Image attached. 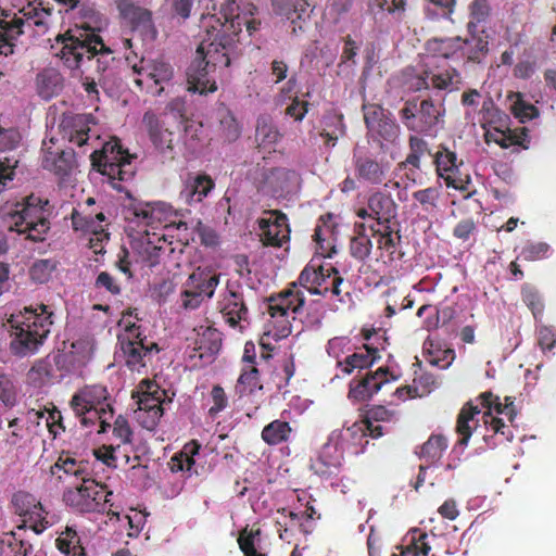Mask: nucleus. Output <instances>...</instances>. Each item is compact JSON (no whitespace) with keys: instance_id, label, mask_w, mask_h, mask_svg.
Segmentation results:
<instances>
[{"instance_id":"1","label":"nucleus","mask_w":556,"mask_h":556,"mask_svg":"<svg viewBox=\"0 0 556 556\" xmlns=\"http://www.w3.org/2000/svg\"><path fill=\"white\" fill-rule=\"evenodd\" d=\"M344 283L345 281L334 266L311 261L300 271L299 279L291 282L288 289L269 296L267 299V314L271 317V324H269L271 327L267 328L261 339V361H269L270 351H273L265 342L266 338L279 341L290 336L289 314H300L305 305V295L299 287L309 292V294L327 296L328 293H331L339 299L340 303H343V295L349 294L342 288Z\"/></svg>"},{"instance_id":"2","label":"nucleus","mask_w":556,"mask_h":556,"mask_svg":"<svg viewBox=\"0 0 556 556\" xmlns=\"http://www.w3.org/2000/svg\"><path fill=\"white\" fill-rule=\"evenodd\" d=\"M142 126L154 150L165 160L173 161L177 155L193 153L200 148L201 125L197 123L146 111Z\"/></svg>"},{"instance_id":"3","label":"nucleus","mask_w":556,"mask_h":556,"mask_svg":"<svg viewBox=\"0 0 556 556\" xmlns=\"http://www.w3.org/2000/svg\"><path fill=\"white\" fill-rule=\"evenodd\" d=\"M485 8L486 0H473L469 5V38L466 40L459 37L432 38L426 42V58L422 63H440V61L452 60L459 56L464 45L471 48L468 59L471 62H481L485 55Z\"/></svg>"},{"instance_id":"4","label":"nucleus","mask_w":556,"mask_h":556,"mask_svg":"<svg viewBox=\"0 0 556 556\" xmlns=\"http://www.w3.org/2000/svg\"><path fill=\"white\" fill-rule=\"evenodd\" d=\"M122 216L129 224L144 228L140 232V255L149 267L156 266L160 263V255L165 250V237L159 232H151L163 226L166 222L165 206L160 203H149L132 198L127 193V199L122 204ZM148 228V229H146Z\"/></svg>"},{"instance_id":"5","label":"nucleus","mask_w":556,"mask_h":556,"mask_svg":"<svg viewBox=\"0 0 556 556\" xmlns=\"http://www.w3.org/2000/svg\"><path fill=\"white\" fill-rule=\"evenodd\" d=\"M62 42L59 58L70 70H79L87 63L94 64L97 73L105 72L114 60L112 50L94 31L70 30L60 36Z\"/></svg>"},{"instance_id":"6","label":"nucleus","mask_w":556,"mask_h":556,"mask_svg":"<svg viewBox=\"0 0 556 556\" xmlns=\"http://www.w3.org/2000/svg\"><path fill=\"white\" fill-rule=\"evenodd\" d=\"M40 312L33 308H24L18 315H11L9 328H11V352L14 356L24 357L36 353L50 333L52 326V313L47 306H38Z\"/></svg>"},{"instance_id":"7","label":"nucleus","mask_w":556,"mask_h":556,"mask_svg":"<svg viewBox=\"0 0 556 556\" xmlns=\"http://www.w3.org/2000/svg\"><path fill=\"white\" fill-rule=\"evenodd\" d=\"M230 38L222 37L220 43L200 42L191 65L187 67V90L206 96L216 91V80L212 77L217 68L230 65Z\"/></svg>"},{"instance_id":"8","label":"nucleus","mask_w":556,"mask_h":556,"mask_svg":"<svg viewBox=\"0 0 556 556\" xmlns=\"http://www.w3.org/2000/svg\"><path fill=\"white\" fill-rule=\"evenodd\" d=\"M50 9L41 7V0L27 3L17 14L0 17V55L14 53L15 42L28 31L40 34L47 28Z\"/></svg>"},{"instance_id":"9","label":"nucleus","mask_w":556,"mask_h":556,"mask_svg":"<svg viewBox=\"0 0 556 556\" xmlns=\"http://www.w3.org/2000/svg\"><path fill=\"white\" fill-rule=\"evenodd\" d=\"M48 200L29 194L23 201L16 203L12 212L8 213L5 224L9 231L25 236L31 242H42L49 232L50 223L47 213Z\"/></svg>"},{"instance_id":"10","label":"nucleus","mask_w":556,"mask_h":556,"mask_svg":"<svg viewBox=\"0 0 556 556\" xmlns=\"http://www.w3.org/2000/svg\"><path fill=\"white\" fill-rule=\"evenodd\" d=\"M132 160L134 156L121 146L117 138L109 139L101 150L91 153L92 168L108 177L109 184L118 191H121L119 184L131 180L136 173Z\"/></svg>"},{"instance_id":"11","label":"nucleus","mask_w":556,"mask_h":556,"mask_svg":"<svg viewBox=\"0 0 556 556\" xmlns=\"http://www.w3.org/2000/svg\"><path fill=\"white\" fill-rule=\"evenodd\" d=\"M109 392L102 384L86 386L76 391L71 397V409L80 418L81 426L88 427L100 424L98 433H104L110 428L112 406L109 402Z\"/></svg>"},{"instance_id":"12","label":"nucleus","mask_w":556,"mask_h":556,"mask_svg":"<svg viewBox=\"0 0 556 556\" xmlns=\"http://www.w3.org/2000/svg\"><path fill=\"white\" fill-rule=\"evenodd\" d=\"M112 492L104 484L96 480H86L84 483L67 484L62 495L65 506L80 514H108L117 517L112 510L110 498Z\"/></svg>"},{"instance_id":"13","label":"nucleus","mask_w":556,"mask_h":556,"mask_svg":"<svg viewBox=\"0 0 556 556\" xmlns=\"http://www.w3.org/2000/svg\"><path fill=\"white\" fill-rule=\"evenodd\" d=\"M236 9H238V5L235 1H227L226 5L222 7V16L216 14L202 15V28L205 29V37L200 42L219 45L222 38L227 36L231 38V46H233L236 36H238L242 25L245 26L250 36L257 31L260 21L233 14Z\"/></svg>"},{"instance_id":"14","label":"nucleus","mask_w":556,"mask_h":556,"mask_svg":"<svg viewBox=\"0 0 556 556\" xmlns=\"http://www.w3.org/2000/svg\"><path fill=\"white\" fill-rule=\"evenodd\" d=\"M118 344L124 363L132 372H141L160 353L157 343L142 336L136 324H127L124 332L118 334Z\"/></svg>"},{"instance_id":"15","label":"nucleus","mask_w":556,"mask_h":556,"mask_svg":"<svg viewBox=\"0 0 556 556\" xmlns=\"http://www.w3.org/2000/svg\"><path fill=\"white\" fill-rule=\"evenodd\" d=\"M407 89L412 92L422 90H444L451 92L462 86V75L450 65L426 62L417 74L412 75L406 81Z\"/></svg>"},{"instance_id":"16","label":"nucleus","mask_w":556,"mask_h":556,"mask_svg":"<svg viewBox=\"0 0 556 556\" xmlns=\"http://www.w3.org/2000/svg\"><path fill=\"white\" fill-rule=\"evenodd\" d=\"M216 309L227 326L232 329H243V325L249 324V305H247L243 286L238 281L227 282Z\"/></svg>"},{"instance_id":"17","label":"nucleus","mask_w":556,"mask_h":556,"mask_svg":"<svg viewBox=\"0 0 556 556\" xmlns=\"http://www.w3.org/2000/svg\"><path fill=\"white\" fill-rule=\"evenodd\" d=\"M399 114H401L402 124L407 129L416 132H427L438 124L441 108L435 105L430 98L420 101L412 99L404 103V108L401 109Z\"/></svg>"},{"instance_id":"18","label":"nucleus","mask_w":556,"mask_h":556,"mask_svg":"<svg viewBox=\"0 0 556 556\" xmlns=\"http://www.w3.org/2000/svg\"><path fill=\"white\" fill-rule=\"evenodd\" d=\"M399 378L400 376L390 371L387 366H380L375 371L367 370L366 374L351 379L348 399L354 403L368 402L387 383L396 381Z\"/></svg>"},{"instance_id":"19","label":"nucleus","mask_w":556,"mask_h":556,"mask_svg":"<svg viewBox=\"0 0 556 556\" xmlns=\"http://www.w3.org/2000/svg\"><path fill=\"white\" fill-rule=\"evenodd\" d=\"M433 157L437 175L444 180L445 187L467 192L466 199L475 193L469 189V175L462 172V161H457L455 152L442 147L434 152Z\"/></svg>"},{"instance_id":"20","label":"nucleus","mask_w":556,"mask_h":556,"mask_svg":"<svg viewBox=\"0 0 556 556\" xmlns=\"http://www.w3.org/2000/svg\"><path fill=\"white\" fill-rule=\"evenodd\" d=\"M132 72L137 74L132 83L137 85L138 89L146 90L154 97H159L163 92L162 85L170 83L174 76L172 65L163 60L153 61L148 70L135 64L132 65Z\"/></svg>"},{"instance_id":"21","label":"nucleus","mask_w":556,"mask_h":556,"mask_svg":"<svg viewBox=\"0 0 556 556\" xmlns=\"http://www.w3.org/2000/svg\"><path fill=\"white\" fill-rule=\"evenodd\" d=\"M353 169L355 179L366 186H387L389 176V162L378 159L375 155L353 152Z\"/></svg>"},{"instance_id":"22","label":"nucleus","mask_w":556,"mask_h":556,"mask_svg":"<svg viewBox=\"0 0 556 556\" xmlns=\"http://www.w3.org/2000/svg\"><path fill=\"white\" fill-rule=\"evenodd\" d=\"M261 230V242L264 247L280 249L289 241V224L287 215L277 210L264 211V216L256 220Z\"/></svg>"},{"instance_id":"23","label":"nucleus","mask_w":556,"mask_h":556,"mask_svg":"<svg viewBox=\"0 0 556 556\" xmlns=\"http://www.w3.org/2000/svg\"><path fill=\"white\" fill-rule=\"evenodd\" d=\"M219 283L218 275L193 273L187 278L186 288L182 291V307L195 309L200 307L203 299H211Z\"/></svg>"},{"instance_id":"24","label":"nucleus","mask_w":556,"mask_h":556,"mask_svg":"<svg viewBox=\"0 0 556 556\" xmlns=\"http://www.w3.org/2000/svg\"><path fill=\"white\" fill-rule=\"evenodd\" d=\"M51 476L67 485L93 481L88 471V463L77 460L68 452L60 453L59 459L51 466Z\"/></svg>"},{"instance_id":"25","label":"nucleus","mask_w":556,"mask_h":556,"mask_svg":"<svg viewBox=\"0 0 556 556\" xmlns=\"http://www.w3.org/2000/svg\"><path fill=\"white\" fill-rule=\"evenodd\" d=\"M165 391L159 388L153 391L142 392L138 396L137 421L148 431L154 430L163 416Z\"/></svg>"},{"instance_id":"26","label":"nucleus","mask_w":556,"mask_h":556,"mask_svg":"<svg viewBox=\"0 0 556 556\" xmlns=\"http://www.w3.org/2000/svg\"><path fill=\"white\" fill-rule=\"evenodd\" d=\"M194 331L197 337L189 358L198 359L202 365L211 364L222 348V332L211 326H200Z\"/></svg>"},{"instance_id":"27","label":"nucleus","mask_w":556,"mask_h":556,"mask_svg":"<svg viewBox=\"0 0 556 556\" xmlns=\"http://www.w3.org/2000/svg\"><path fill=\"white\" fill-rule=\"evenodd\" d=\"M41 167L56 176L65 177L74 168V151L72 149H60L53 147V139L41 144Z\"/></svg>"},{"instance_id":"28","label":"nucleus","mask_w":556,"mask_h":556,"mask_svg":"<svg viewBox=\"0 0 556 556\" xmlns=\"http://www.w3.org/2000/svg\"><path fill=\"white\" fill-rule=\"evenodd\" d=\"M116 10H118L122 24L126 25L131 31L146 35L154 28L152 13L149 9L139 7L131 0L116 1Z\"/></svg>"},{"instance_id":"29","label":"nucleus","mask_w":556,"mask_h":556,"mask_svg":"<svg viewBox=\"0 0 556 556\" xmlns=\"http://www.w3.org/2000/svg\"><path fill=\"white\" fill-rule=\"evenodd\" d=\"M367 230L371 232V238L377 239V249L382 256L388 257L389 262L402 260L403 253L400 250V240L402 237L397 230L392 229L390 225L377 226L369 225Z\"/></svg>"},{"instance_id":"30","label":"nucleus","mask_w":556,"mask_h":556,"mask_svg":"<svg viewBox=\"0 0 556 556\" xmlns=\"http://www.w3.org/2000/svg\"><path fill=\"white\" fill-rule=\"evenodd\" d=\"M378 349L375 346L364 345L356 350V352L345 356V358L337 361V368L340 369V372L348 376L355 370H367L372 366V364L378 362Z\"/></svg>"},{"instance_id":"31","label":"nucleus","mask_w":556,"mask_h":556,"mask_svg":"<svg viewBox=\"0 0 556 556\" xmlns=\"http://www.w3.org/2000/svg\"><path fill=\"white\" fill-rule=\"evenodd\" d=\"M396 202L387 192L375 191L367 198L366 210L377 216V223L371 226H390L396 218Z\"/></svg>"},{"instance_id":"32","label":"nucleus","mask_w":556,"mask_h":556,"mask_svg":"<svg viewBox=\"0 0 556 556\" xmlns=\"http://www.w3.org/2000/svg\"><path fill=\"white\" fill-rule=\"evenodd\" d=\"M482 416L485 420L486 413L481 412L478 405L472 402L464 404L463 409L456 416V434H458V445L467 446L469 438L475 430L478 429V419L476 417Z\"/></svg>"},{"instance_id":"33","label":"nucleus","mask_w":556,"mask_h":556,"mask_svg":"<svg viewBox=\"0 0 556 556\" xmlns=\"http://www.w3.org/2000/svg\"><path fill=\"white\" fill-rule=\"evenodd\" d=\"M214 189V180L210 175L199 174L186 179L180 199L188 205L199 204Z\"/></svg>"},{"instance_id":"34","label":"nucleus","mask_w":556,"mask_h":556,"mask_svg":"<svg viewBox=\"0 0 556 556\" xmlns=\"http://www.w3.org/2000/svg\"><path fill=\"white\" fill-rule=\"evenodd\" d=\"M313 240L317 243V251L321 257H331L334 253V225L332 224V216H321L318 218L317 228L313 233Z\"/></svg>"},{"instance_id":"35","label":"nucleus","mask_w":556,"mask_h":556,"mask_svg":"<svg viewBox=\"0 0 556 556\" xmlns=\"http://www.w3.org/2000/svg\"><path fill=\"white\" fill-rule=\"evenodd\" d=\"M340 466L341 456L330 445L321 447L317 458L311 460V471L321 478H330L338 475Z\"/></svg>"},{"instance_id":"36","label":"nucleus","mask_w":556,"mask_h":556,"mask_svg":"<svg viewBox=\"0 0 556 556\" xmlns=\"http://www.w3.org/2000/svg\"><path fill=\"white\" fill-rule=\"evenodd\" d=\"M488 140L494 141L501 146L502 149H508L510 147H519L521 149L529 148V135L527 134L526 127H518L515 129L506 128V130L493 129L488 132Z\"/></svg>"},{"instance_id":"37","label":"nucleus","mask_w":556,"mask_h":556,"mask_svg":"<svg viewBox=\"0 0 556 556\" xmlns=\"http://www.w3.org/2000/svg\"><path fill=\"white\" fill-rule=\"evenodd\" d=\"M320 135L324 140V146L333 148L338 139L345 135V126L343 125V117L336 113H328L321 117Z\"/></svg>"},{"instance_id":"38","label":"nucleus","mask_w":556,"mask_h":556,"mask_svg":"<svg viewBox=\"0 0 556 556\" xmlns=\"http://www.w3.org/2000/svg\"><path fill=\"white\" fill-rule=\"evenodd\" d=\"M372 251V241L367 235V225L355 224V235L350 239V255L356 261L364 263Z\"/></svg>"},{"instance_id":"39","label":"nucleus","mask_w":556,"mask_h":556,"mask_svg":"<svg viewBox=\"0 0 556 556\" xmlns=\"http://www.w3.org/2000/svg\"><path fill=\"white\" fill-rule=\"evenodd\" d=\"M262 380H260V369L254 365H243L240 369V376H238L237 386H235V392L238 396H250L256 391H262Z\"/></svg>"},{"instance_id":"40","label":"nucleus","mask_w":556,"mask_h":556,"mask_svg":"<svg viewBox=\"0 0 556 556\" xmlns=\"http://www.w3.org/2000/svg\"><path fill=\"white\" fill-rule=\"evenodd\" d=\"M441 190L439 186L418 189L413 192V210H420L424 214L431 216L438 212V203L440 202Z\"/></svg>"},{"instance_id":"41","label":"nucleus","mask_w":556,"mask_h":556,"mask_svg":"<svg viewBox=\"0 0 556 556\" xmlns=\"http://www.w3.org/2000/svg\"><path fill=\"white\" fill-rule=\"evenodd\" d=\"M103 222V212H97L92 214L86 211H73V214H71V223H73V229L79 230L81 232H91L103 236L104 229L103 225H101Z\"/></svg>"},{"instance_id":"42","label":"nucleus","mask_w":556,"mask_h":556,"mask_svg":"<svg viewBox=\"0 0 556 556\" xmlns=\"http://www.w3.org/2000/svg\"><path fill=\"white\" fill-rule=\"evenodd\" d=\"M61 75L59 72L48 68L36 75V91L41 99L50 100L60 93Z\"/></svg>"},{"instance_id":"43","label":"nucleus","mask_w":556,"mask_h":556,"mask_svg":"<svg viewBox=\"0 0 556 556\" xmlns=\"http://www.w3.org/2000/svg\"><path fill=\"white\" fill-rule=\"evenodd\" d=\"M290 433L292 429L288 421L275 419L262 429L261 438L267 445L277 446L289 441Z\"/></svg>"},{"instance_id":"44","label":"nucleus","mask_w":556,"mask_h":556,"mask_svg":"<svg viewBox=\"0 0 556 556\" xmlns=\"http://www.w3.org/2000/svg\"><path fill=\"white\" fill-rule=\"evenodd\" d=\"M281 139V132L278 131L276 125L269 118L261 117L256 121V130H254V140L258 147L270 149Z\"/></svg>"},{"instance_id":"45","label":"nucleus","mask_w":556,"mask_h":556,"mask_svg":"<svg viewBox=\"0 0 556 556\" xmlns=\"http://www.w3.org/2000/svg\"><path fill=\"white\" fill-rule=\"evenodd\" d=\"M446 448V439L441 434H433L429 437L428 441L424 442L418 450V458L426 462L428 465H434L440 460Z\"/></svg>"},{"instance_id":"46","label":"nucleus","mask_w":556,"mask_h":556,"mask_svg":"<svg viewBox=\"0 0 556 556\" xmlns=\"http://www.w3.org/2000/svg\"><path fill=\"white\" fill-rule=\"evenodd\" d=\"M199 450L200 445L195 443V441L184 446V450L181 452H178L175 455H173V457H170L169 470L173 471V473L180 471H190L194 466L193 456L198 454Z\"/></svg>"},{"instance_id":"47","label":"nucleus","mask_w":556,"mask_h":556,"mask_svg":"<svg viewBox=\"0 0 556 556\" xmlns=\"http://www.w3.org/2000/svg\"><path fill=\"white\" fill-rule=\"evenodd\" d=\"M409 534H412L409 544L402 547L400 554H393V556H428L430 552L429 534L417 528L413 529Z\"/></svg>"},{"instance_id":"48","label":"nucleus","mask_w":556,"mask_h":556,"mask_svg":"<svg viewBox=\"0 0 556 556\" xmlns=\"http://www.w3.org/2000/svg\"><path fill=\"white\" fill-rule=\"evenodd\" d=\"M56 548L60 553L72 556H85V548L79 542L76 530L72 527H65L64 532L56 538Z\"/></svg>"},{"instance_id":"49","label":"nucleus","mask_w":556,"mask_h":556,"mask_svg":"<svg viewBox=\"0 0 556 556\" xmlns=\"http://www.w3.org/2000/svg\"><path fill=\"white\" fill-rule=\"evenodd\" d=\"M90 123V115L86 114H76L70 119V131H67V136H70V142L75 144L76 147H83L87 143L88 132L90 128H88V124Z\"/></svg>"},{"instance_id":"50","label":"nucleus","mask_w":556,"mask_h":556,"mask_svg":"<svg viewBox=\"0 0 556 556\" xmlns=\"http://www.w3.org/2000/svg\"><path fill=\"white\" fill-rule=\"evenodd\" d=\"M260 535H262L260 528L249 529L245 527L240 530L237 542L243 556H267V554L255 549V543L260 541Z\"/></svg>"},{"instance_id":"51","label":"nucleus","mask_w":556,"mask_h":556,"mask_svg":"<svg viewBox=\"0 0 556 556\" xmlns=\"http://www.w3.org/2000/svg\"><path fill=\"white\" fill-rule=\"evenodd\" d=\"M361 421H369L372 424H395L397 421V413L394 409H388L383 405H374L367 409L366 417Z\"/></svg>"},{"instance_id":"52","label":"nucleus","mask_w":556,"mask_h":556,"mask_svg":"<svg viewBox=\"0 0 556 556\" xmlns=\"http://www.w3.org/2000/svg\"><path fill=\"white\" fill-rule=\"evenodd\" d=\"M294 376V359L292 355L282 359L280 363V371L273 372V384L278 391L286 388L289 384V380Z\"/></svg>"},{"instance_id":"53","label":"nucleus","mask_w":556,"mask_h":556,"mask_svg":"<svg viewBox=\"0 0 556 556\" xmlns=\"http://www.w3.org/2000/svg\"><path fill=\"white\" fill-rule=\"evenodd\" d=\"M20 517L25 518L24 521L29 523L30 530L35 534H41L49 527V521L45 518L47 513L42 509V506H35V509L29 510L26 514H18Z\"/></svg>"},{"instance_id":"54","label":"nucleus","mask_w":556,"mask_h":556,"mask_svg":"<svg viewBox=\"0 0 556 556\" xmlns=\"http://www.w3.org/2000/svg\"><path fill=\"white\" fill-rule=\"evenodd\" d=\"M366 127L369 132L376 134L388 142H393L394 139H396L397 125L394 121L375 122L372 124H366Z\"/></svg>"},{"instance_id":"55","label":"nucleus","mask_w":556,"mask_h":556,"mask_svg":"<svg viewBox=\"0 0 556 556\" xmlns=\"http://www.w3.org/2000/svg\"><path fill=\"white\" fill-rule=\"evenodd\" d=\"M536 344L542 353L553 351L556 346V330L552 326L541 325L536 327Z\"/></svg>"},{"instance_id":"56","label":"nucleus","mask_w":556,"mask_h":556,"mask_svg":"<svg viewBox=\"0 0 556 556\" xmlns=\"http://www.w3.org/2000/svg\"><path fill=\"white\" fill-rule=\"evenodd\" d=\"M522 301L523 304L530 308L535 320H539L543 314V302L540 293H538L535 289L526 286L522 289Z\"/></svg>"},{"instance_id":"57","label":"nucleus","mask_w":556,"mask_h":556,"mask_svg":"<svg viewBox=\"0 0 556 556\" xmlns=\"http://www.w3.org/2000/svg\"><path fill=\"white\" fill-rule=\"evenodd\" d=\"M548 256V244L545 242H530L522 248L520 257L523 261H541Z\"/></svg>"},{"instance_id":"58","label":"nucleus","mask_w":556,"mask_h":556,"mask_svg":"<svg viewBox=\"0 0 556 556\" xmlns=\"http://www.w3.org/2000/svg\"><path fill=\"white\" fill-rule=\"evenodd\" d=\"M220 129L222 136L227 142H233L239 138V134L241 130L239 129L238 121L233 117L230 112H226V114L222 115L220 118Z\"/></svg>"},{"instance_id":"59","label":"nucleus","mask_w":556,"mask_h":556,"mask_svg":"<svg viewBox=\"0 0 556 556\" xmlns=\"http://www.w3.org/2000/svg\"><path fill=\"white\" fill-rule=\"evenodd\" d=\"M11 503H13L14 513L16 514H26L29 510H33L34 506H41V503L36 502L34 496L24 491L14 493L13 501H11Z\"/></svg>"},{"instance_id":"60","label":"nucleus","mask_w":556,"mask_h":556,"mask_svg":"<svg viewBox=\"0 0 556 556\" xmlns=\"http://www.w3.org/2000/svg\"><path fill=\"white\" fill-rule=\"evenodd\" d=\"M426 14L430 17L447 16L454 0H426Z\"/></svg>"},{"instance_id":"61","label":"nucleus","mask_w":556,"mask_h":556,"mask_svg":"<svg viewBox=\"0 0 556 556\" xmlns=\"http://www.w3.org/2000/svg\"><path fill=\"white\" fill-rule=\"evenodd\" d=\"M53 265L48 260H40L35 262L33 266H30V279L35 280L38 283H43L49 279L50 273L52 271Z\"/></svg>"},{"instance_id":"62","label":"nucleus","mask_w":556,"mask_h":556,"mask_svg":"<svg viewBox=\"0 0 556 556\" xmlns=\"http://www.w3.org/2000/svg\"><path fill=\"white\" fill-rule=\"evenodd\" d=\"M389 121H394L389 117L386 110L378 104H367L364 105V123L374 124V123H384Z\"/></svg>"},{"instance_id":"63","label":"nucleus","mask_w":556,"mask_h":556,"mask_svg":"<svg viewBox=\"0 0 556 556\" xmlns=\"http://www.w3.org/2000/svg\"><path fill=\"white\" fill-rule=\"evenodd\" d=\"M113 437L119 441V444H129L132 438V430L128 426L127 419L119 415L113 424Z\"/></svg>"},{"instance_id":"64","label":"nucleus","mask_w":556,"mask_h":556,"mask_svg":"<svg viewBox=\"0 0 556 556\" xmlns=\"http://www.w3.org/2000/svg\"><path fill=\"white\" fill-rule=\"evenodd\" d=\"M8 547L11 548L14 556H34L31 554V544L17 536L16 533H9Z\"/></svg>"}]
</instances>
